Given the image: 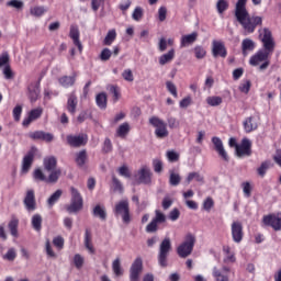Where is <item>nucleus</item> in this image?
<instances>
[{"mask_svg":"<svg viewBox=\"0 0 281 281\" xmlns=\"http://www.w3.org/2000/svg\"><path fill=\"white\" fill-rule=\"evenodd\" d=\"M259 33L263 49H259L255 55L250 57L249 65H251V67H258V65L262 63L259 66V69L260 71H265V69H268V67L271 65L269 58L276 49V42L273 41V35L269 29L265 27L259 30Z\"/></svg>","mask_w":281,"mask_h":281,"instance_id":"nucleus-1","label":"nucleus"},{"mask_svg":"<svg viewBox=\"0 0 281 281\" xmlns=\"http://www.w3.org/2000/svg\"><path fill=\"white\" fill-rule=\"evenodd\" d=\"M235 19L241 25L246 35L254 34L256 27H262V16L249 14V11H247V0H237Z\"/></svg>","mask_w":281,"mask_h":281,"instance_id":"nucleus-2","label":"nucleus"},{"mask_svg":"<svg viewBox=\"0 0 281 281\" xmlns=\"http://www.w3.org/2000/svg\"><path fill=\"white\" fill-rule=\"evenodd\" d=\"M194 245H196V237L192 233H188L184 237V241L177 248L179 258H188L194 251Z\"/></svg>","mask_w":281,"mask_h":281,"instance_id":"nucleus-3","label":"nucleus"},{"mask_svg":"<svg viewBox=\"0 0 281 281\" xmlns=\"http://www.w3.org/2000/svg\"><path fill=\"white\" fill-rule=\"evenodd\" d=\"M113 213L116 218L121 216L123 223L128 225L131 223V205L128 204V200L119 201L114 206Z\"/></svg>","mask_w":281,"mask_h":281,"instance_id":"nucleus-4","label":"nucleus"},{"mask_svg":"<svg viewBox=\"0 0 281 281\" xmlns=\"http://www.w3.org/2000/svg\"><path fill=\"white\" fill-rule=\"evenodd\" d=\"M60 175H63V170L57 169L52 171L48 177H45L42 168H36L33 171L34 181H44V183H58V179H60Z\"/></svg>","mask_w":281,"mask_h":281,"instance_id":"nucleus-5","label":"nucleus"},{"mask_svg":"<svg viewBox=\"0 0 281 281\" xmlns=\"http://www.w3.org/2000/svg\"><path fill=\"white\" fill-rule=\"evenodd\" d=\"M70 205L66 207L67 212H69V214L80 212V210H82V206L85 205L82 194H80V191H78V189H76L75 187L70 188Z\"/></svg>","mask_w":281,"mask_h":281,"instance_id":"nucleus-6","label":"nucleus"},{"mask_svg":"<svg viewBox=\"0 0 281 281\" xmlns=\"http://www.w3.org/2000/svg\"><path fill=\"white\" fill-rule=\"evenodd\" d=\"M170 251H172V243L170 238H165L159 246L158 251V263L160 267H168V256H170Z\"/></svg>","mask_w":281,"mask_h":281,"instance_id":"nucleus-7","label":"nucleus"},{"mask_svg":"<svg viewBox=\"0 0 281 281\" xmlns=\"http://www.w3.org/2000/svg\"><path fill=\"white\" fill-rule=\"evenodd\" d=\"M149 124L154 126L155 130V135L158 139H164L168 137L169 132H168V124L164 122V120L159 119L158 116H151L149 119Z\"/></svg>","mask_w":281,"mask_h":281,"instance_id":"nucleus-8","label":"nucleus"},{"mask_svg":"<svg viewBox=\"0 0 281 281\" xmlns=\"http://www.w3.org/2000/svg\"><path fill=\"white\" fill-rule=\"evenodd\" d=\"M266 227H272L274 232H281V213H270L262 217Z\"/></svg>","mask_w":281,"mask_h":281,"instance_id":"nucleus-9","label":"nucleus"},{"mask_svg":"<svg viewBox=\"0 0 281 281\" xmlns=\"http://www.w3.org/2000/svg\"><path fill=\"white\" fill-rule=\"evenodd\" d=\"M66 142L70 148H81V146H87V142H89V136L87 134L79 135H67Z\"/></svg>","mask_w":281,"mask_h":281,"instance_id":"nucleus-10","label":"nucleus"},{"mask_svg":"<svg viewBox=\"0 0 281 281\" xmlns=\"http://www.w3.org/2000/svg\"><path fill=\"white\" fill-rule=\"evenodd\" d=\"M142 271H144V261L142 257H137L130 268V281H139Z\"/></svg>","mask_w":281,"mask_h":281,"instance_id":"nucleus-11","label":"nucleus"},{"mask_svg":"<svg viewBox=\"0 0 281 281\" xmlns=\"http://www.w3.org/2000/svg\"><path fill=\"white\" fill-rule=\"evenodd\" d=\"M23 203L26 212H36V192L34 189L26 190Z\"/></svg>","mask_w":281,"mask_h":281,"instance_id":"nucleus-12","label":"nucleus"},{"mask_svg":"<svg viewBox=\"0 0 281 281\" xmlns=\"http://www.w3.org/2000/svg\"><path fill=\"white\" fill-rule=\"evenodd\" d=\"M231 234L233 238V243L240 244L243 243V238H245V231L243 229V223L235 221L231 225Z\"/></svg>","mask_w":281,"mask_h":281,"instance_id":"nucleus-13","label":"nucleus"},{"mask_svg":"<svg viewBox=\"0 0 281 281\" xmlns=\"http://www.w3.org/2000/svg\"><path fill=\"white\" fill-rule=\"evenodd\" d=\"M34 157H36V149L31 148L27 151V154L23 157L22 168H21L22 175H27L30 172V169L32 168V164H34Z\"/></svg>","mask_w":281,"mask_h":281,"instance_id":"nucleus-14","label":"nucleus"},{"mask_svg":"<svg viewBox=\"0 0 281 281\" xmlns=\"http://www.w3.org/2000/svg\"><path fill=\"white\" fill-rule=\"evenodd\" d=\"M211 142L214 146V150L217 151L218 157H221L223 161L229 162V155H227V151L223 146V140L218 136H213Z\"/></svg>","mask_w":281,"mask_h":281,"instance_id":"nucleus-15","label":"nucleus"},{"mask_svg":"<svg viewBox=\"0 0 281 281\" xmlns=\"http://www.w3.org/2000/svg\"><path fill=\"white\" fill-rule=\"evenodd\" d=\"M235 153L239 159L243 157H251V140H249V138H244L241 144L235 149Z\"/></svg>","mask_w":281,"mask_h":281,"instance_id":"nucleus-16","label":"nucleus"},{"mask_svg":"<svg viewBox=\"0 0 281 281\" xmlns=\"http://www.w3.org/2000/svg\"><path fill=\"white\" fill-rule=\"evenodd\" d=\"M138 183H143V186H150L153 183V171L148 166H143L138 172Z\"/></svg>","mask_w":281,"mask_h":281,"instance_id":"nucleus-17","label":"nucleus"},{"mask_svg":"<svg viewBox=\"0 0 281 281\" xmlns=\"http://www.w3.org/2000/svg\"><path fill=\"white\" fill-rule=\"evenodd\" d=\"M245 133H254L260 126V116H248L243 122Z\"/></svg>","mask_w":281,"mask_h":281,"instance_id":"nucleus-18","label":"nucleus"},{"mask_svg":"<svg viewBox=\"0 0 281 281\" xmlns=\"http://www.w3.org/2000/svg\"><path fill=\"white\" fill-rule=\"evenodd\" d=\"M212 55L214 58H227V48L225 47V44L221 41L214 40L212 42Z\"/></svg>","mask_w":281,"mask_h":281,"instance_id":"nucleus-19","label":"nucleus"},{"mask_svg":"<svg viewBox=\"0 0 281 281\" xmlns=\"http://www.w3.org/2000/svg\"><path fill=\"white\" fill-rule=\"evenodd\" d=\"M29 137L34 142L41 140V142H46L47 144H49V142H54V134L47 133L44 131L31 132L29 133Z\"/></svg>","mask_w":281,"mask_h":281,"instance_id":"nucleus-20","label":"nucleus"},{"mask_svg":"<svg viewBox=\"0 0 281 281\" xmlns=\"http://www.w3.org/2000/svg\"><path fill=\"white\" fill-rule=\"evenodd\" d=\"M67 98L66 109L70 115H76V111L78 109V95H76V91L67 94Z\"/></svg>","mask_w":281,"mask_h":281,"instance_id":"nucleus-21","label":"nucleus"},{"mask_svg":"<svg viewBox=\"0 0 281 281\" xmlns=\"http://www.w3.org/2000/svg\"><path fill=\"white\" fill-rule=\"evenodd\" d=\"M232 270L224 266L222 268V270H220L218 268H214L213 269V278L215 279V281H229V272Z\"/></svg>","mask_w":281,"mask_h":281,"instance_id":"nucleus-22","label":"nucleus"},{"mask_svg":"<svg viewBox=\"0 0 281 281\" xmlns=\"http://www.w3.org/2000/svg\"><path fill=\"white\" fill-rule=\"evenodd\" d=\"M43 115V108H36L30 111L29 116L25 117L22 122V126H29L34 122V120H38Z\"/></svg>","mask_w":281,"mask_h":281,"instance_id":"nucleus-23","label":"nucleus"},{"mask_svg":"<svg viewBox=\"0 0 281 281\" xmlns=\"http://www.w3.org/2000/svg\"><path fill=\"white\" fill-rule=\"evenodd\" d=\"M222 251L224 254V262L226 265H234V262H236V252L232 250V247L229 245H224L222 247Z\"/></svg>","mask_w":281,"mask_h":281,"instance_id":"nucleus-24","label":"nucleus"},{"mask_svg":"<svg viewBox=\"0 0 281 281\" xmlns=\"http://www.w3.org/2000/svg\"><path fill=\"white\" fill-rule=\"evenodd\" d=\"M69 37L72 38V43L78 47V50L82 53V43H80V30H78V26H70Z\"/></svg>","mask_w":281,"mask_h":281,"instance_id":"nucleus-25","label":"nucleus"},{"mask_svg":"<svg viewBox=\"0 0 281 281\" xmlns=\"http://www.w3.org/2000/svg\"><path fill=\"white\" fill-rule=\"evenodd\" d=\"M43 166L44 169L46 170V172H54L56 169V166H58V160L56 159V157L50 156V157H46L43 160Z\"/></svg>","mask_w":281,"mask_h":281,"instance_id":"nucleus-26","label":"nucleus"},{"mask_svg":"<svg viewBox=\"0 0 281 281\" xmlns=\"http://www.w3.org/2000/svg\"><path fill=\"white\" fill-rule=\"evenodd\" d=\"M128 133H131V124H128V122H124L116 128L115 137H120L121 139H126V137L128 136Z\"/></svg>","mask_w":281,"mask_h":281,"instance_id":"nucleus-27","label":"nucleus"},{"mask_svg":"<svg viewBox=\"0 0 281 281\" xmlns=\"http://www.w3.org/2000/svg\"><path fill=\"white\" fill-rule=\"evenodd\" d=\"M256 49V42L251 38H244L241 42V54L243 56H247L249 52H254Z\"/></svg>","mask_w":281,"mask_h":281,"instance_id":"nucleus-28","label":"nucleus"},{"mask_svg":"<svg viewBox=\"0 0 281 281\" xmlns=\"http://www.w3.org/2000/svg\"><path fill=\"white\" fill-rule=\"evenodd\" d=\"M8 229L13 238H19V218L12 217L8 223Z\"/></svg>","mask_w":281,"mask_h":281,"instance_id":"nucleus-29","label":"nucleus"},{"mask_svg":"<svg viewBox=\"0 0 281 281\" xmlns=\"http://www.w3.org/2000/svg\"><path fill=\"white\" fill-rule=\"evenodd\" d=\"M58 82L65 89H69V87H74V85H76V75L63 76L58 79Z\"/></svg>","mask_w":281,"mask_h":281,"instance_id":"nucleus-30","label":"nucleus"},{"mask_svg":"<svg viewBox=\"0 0 281 281\" xmlns=\"http://www.w3.org/2000/svg\"><path fill=\"white\" fill-rule=\"evenodd\" d=\"M175 56H176L175 48H171L168 50L167 54H164L159 57L158 63L161 66L168 65V63H172V60H175Z\"/></svg>","mask_w":281,"mask_h":281,"instance_id":"nucleus-31","label":"nucleus"},{"mask_svg":"<svg viewBox=\"0 0 281 281\" xmlns=\"http://www.w3.org/2000/svg\"><path fill=\"white\" fill-rule=\"evenodd\" d=\"M85 247L88 249L90 254H95V248H93V243H92V236H91V229L87 228L85 232Z\"/></svg>","mask_w":281,"mask_h":281,"instance_id":"nucleus-32","label":"nucleus"},{"mask_svg":"<svg viewBox=\"0 0 281 281\" xmlns=\"http://www.w3.org/2000/svg\"><path fill=\"white\" fill-rule=\"evenodd\" d=\"M87 159H89L87 149H82L76 154L75 161L79 168H83L85 164H87Z\"/></svg>","mask_w":281,"mask_h":281,"instance_id":"nucleus-33","label":"nucleus"},{"mask_svg":"<svg viewBox=\"0 0 281 281\" xmlns=\"http://www.w3.org/2000/svg\"><path fill=\"white\" fill-rule=\"evenodd\" d=\"M186 181L187 183H192V181H196L198 183H205V177L196 171H193L188 175Z\"/></svg>","mask_w":281,"mask_h":281,"instance_id":"nucleus-34","label":"nucleus"},{"mask_svg":"<svg viewBox=\"0 0 281 281\" xmlns=\"http://www.w3.org/2000/svg\"><path fill=\"white\" fill-rule=\"evenodd\" d=\"M115 38H117V32L115 29L110 30L104 40H103V45L111 46L113 43H115Z\"/></svg>","mask_w":281,"mask_h":281,"instance_id":"nucleus-35","label":"nucleus"},{"mask_svg":"<svg viewBox=\"0 0 281 281\" xmlns=\"http://www.w3.org/2000/svg\"><path fill=\"white\" fill-rule=\"evenodd\" d=\"M31 223L35 232H41V229H43V216H41V214H34Z\"/></svg>","mask_w":281,"mask_h":281,"instance_id":"nucleus-36","label":"nucleus"},{"mask_svg":"<svg viewBox=\"0 0 281 281\" xmlns=\"http://www.w3.org/2000/svg\"><path fill=\"white\" fill-rule=\"evenodd\" d=\"M198 36L199 34L196 33H191L189 35L182 36L180 42L181 47H187V45H192V43L196 41Z\"/></svg>","mask_w":281,"mask_h":281,"instance_id":"nucleus-37","label":"nucleus"},{"mask_svg":"<svg viewBox=\"0 0 281 281\" xmlns=\"http://www.w3.org/2000/svg\"><path fill=\"white\" fill-rule=\"evenodd\" d=\"M47 12V8L44 5H35L30 8V14L32 16L41 18Z\"/></svg>","mask_w":281,"mask_h":281,"instance_id":"nucleus-38","label":"nucleus"},{"mask_svg":"<svg viewBox=\"0 0 281 281\" xmlns=\"http://www.w3.org/2000/svg\"><path fill=\"white\" fill-rule=\"evenodd\" d=\"M95 102H97V106H99V109H106V104H108V97L105 94V92H101L98 93L95 97Z\"/></svg>","mask_w":281,"mask_h":281,"instance_id":"nucleus-39","label":"nucleus"},{"mask_svg":"<svg viewBox=\"0 0 281 281\" xmlns=\"http://www.w3.org/2000/svg\"><path fill=\"white\" fill-rule=\"evenodd\" d=\"M112 271L116 278H120V276H124V270H122V263L120 261V258H116L112 262Z\"/></svg>","mask_w":281,"mask_h":281,"instance_id":"nucleus-40","label":"nucleus"},{"mask_svg":"<svg viewBox=\"0 0 281 281\" xmlns=\"http://www.w3.org/2000/svg\"><path fill=\"white\" fill-rule=\"evenodd\" d=\"M60 196H63V190L58 189L47 200L49 207H54V205H56V203L60 199Z\"/></svg>","mask_w":281,"mask_h":281,"instance_id":"nucleus-41","label":"nucleus"},{"mask_svg":"<svg viewBox=\"0 0 281 281\" xmlns=\"http://www.w3.org/2000/svg\"><path fill=\"white\" fill-rule=\"evenodd\" d=\"M209 106H221L223 104V98L218 95H212L206 98Z\"/></svg>","mask_w":281,"mask_h":281,"instance_id":"nucleus-42","label":"nucleus"},{"mask_svg":"<svg viewBox=\"0 0 281 281\" xmlns=\"http://www.w3.org/2000/svg\"><path fill=\"white\" fill-rule=\"evenodd\" d=\"M92 214L101 221H104L106 218V211L100 205L94 206Z\"/></svg>","mask_w":281,"mask_h":281,"instance_id":"nucleus-43","label":"nucleus"},{"mask_svg":"<svg viewBox=\"0 0 281 281\" xmlns=\"http://www.w3.org/2000/svg\"><path fill=\"white\" fill-rule=\"evenodd\" d=\"M179 183H181V176L179 173H176L175 171H170L169 184L173 188H177Z\"/></svg>","mask_w":281,"mask_h":281,"instance_id":"nucleus-44","label":"nucleus"},{"mask_svg":"<svg viewBox=\"0 0 281 281\" xmlns=\"http://www.w3.org/2000/svg\"><path fill=\"white\" fill-rule=\"evenodd\" d=\"M216 10L218 14H223L226 10H229V2L227 0H218L216 3Z\"/></svg>","mask_w":281,"mask_h":281,"instance_id":"nucleus-45","label":"nucleus"},{"mask_svg":"<svg viewBox=\"0 0 281 281\" xmlns=\"http://www.w3.org/2000/svg\"><path fill=\"white\" fill-rule=\"evenodd\" d=\"M53 245L58 251H63V249H65V238H63V236L54 237Z\"/></svg>","mask_w":281,"mask_h":281,"instance_id":"nucleus-46","label":"nucleus"},{"mask_svg":"<svg viewBox=\"0 0 281 281\" xmlns=\"http://www.w3.org/2000/svg\"><path fill=\"white\" fill-rule=\"evenodd\" d=\"M238 90L240 91V93H249V91H251V80L246 79L241 81V83L238 87Z\"/></svg>","mask_w":281,"mask_h":281,"instance_id":"nucleus-47","label":"nucleus"},{"mask_svg":"<svg viewBox=\"0 0 281 281\" xmlns=\"http://www.w3.org/2000/svg\"><path fill=\"white\" fill-rule=\"evenodd\" d=\"M74 265L76 269L80 270L82 267H85V257L81 256L80 254H76L74 256Z\"/></svg>","mask_w":281,"mask_h":281,"instance_id":"nucleus-48","label":"nucleus"},{"mask_svg":"<svg viewBox=\"0 0 281 281\" xmlns=\"http://www.w3.org/2000/svg\"><path fill=\"white\" fill-rule=\"evenodd\" d=\"M110 92L113 95V102H119L120 98H122V92L117 86H110Z\"/></svg>","mask_w":281,"mask_h":281,"instance_id":"nucleus-49","label":"nucleus"},{"mask_svg":"<svg viewBox=\"0 0 281 281\" xmlns=\"http://www.w3.org/2000/svg\"><path fill=\"white\" fill-rule=\"evenodd\" d=\"M111 56H113V52H111L109 48H103L99 55V58L102 60V63H106L108 60H111Z\"/></svg>","mask_w":281,"mask_h":281,"instance_id":"nucleus-50","label":"nucleus"},{"mask_svg":"<svg viewBox=\"0 0 281 281\" xmlns=\"http://www.w3.org/2000/svg\"><path fill=\"white\" fill-rule=\"evenodd\" d=\"M193 52H194L195 58H198V60H202V58L207 56V52L205 50V48H203V46H195Z\"/></svg>","mask_w":281,"mask_h":281,"instance_id":"nucleus-51","label":"nucleus"},{"mask_svg":"<svg viewBox=\"0 0 281 281\" xmlns=\"http://www.w3.org/2000/svg\"><path fill=\"white\" fill-rule=\"evenodd\" d=\"M153 221L158 225H161V223H166V214H164L160 210H156Z\"/></svg>","mask_w":281,"mask_h":281,"instance_id":"nucleus-52","label":"nucleus"},{"mask_svg":"<svg viewBox=\"0 0 281 281\" xmlns=\"http://www.w3.org/2000/svg\"><path fill=\"white\" fill-rule=\"evenodd\" d=\"M143 18H144V9H142V7H136L132 14V19L134 21H142Z\"/></svg>","mask_w":281,"mask_h":281,"instance_id":"nucleus-53","label":"nucleus"},{"mask_svg":"<svg viewBox=\"0 0 281 281\" xmlns=\"http://www.w3.org/2000/svg\"><path fill=\"white\" fill-rule=\"evenodd\" d=\"M202 207L205 210V212H212V207H214V199H212V196L206 198L202 204Z\"/></svg>","mask_w":281,"mask_h":281,"instance_id":"nucleus-54","label":"nucleus"},{"mask_svg":"<svg viewBox=\"0 0 281 281\" xmlns=\"http://www.w3.org/2000/svg\"><path fill=\"white\" fill-rule=\"evenodd\" d=\"M269 166H271V164L267 160L261 162L260 167L257 169L258 176L265 177V175H267V169L269 168Z\"/></svg>","mask_w":281,"mask_h":281,"instance_id":"nucleus-55","label":"nucleus"},{"mask_svg":"<svg viewBox=\"0 0 281 281\" xmlns=\"http://www.w3.org/2000/svg\"><path fill=\"white\" fill-rule=\"evenodd\" d=\"M23 113V106L22 105H15L13 109V120L15 122H21V115Z\"/></svg>","mask_w":281,"mask_h":281,"instance_id":"nucleus-56","label":"nucleus"},{"mask_svg":"<svg viewBox=\"0 0 281 281\" xmlns=\"http://www.w3.org/2000/svg\"><path fill=\"white\" fill-rule=\"evenodd\" d=\"M2 74L5 80H12V78H14V72L12 71V67H10V65L4 66Z\"/></svg>","mask_w":281,"mask_h":281,"instance_id":"nucleus-57","label":"nucleus"},{"mask_svg":"<svg viewBox=\"0 0 281 281\" xmlns=\"http://www.w3.org/2000/svg\"><path fill=\"white\" fill-rule=\"evenodd\" d=\"M45 249H46V256H48V258H58V256L56 255V252L52 248V243H49V239L46 240Z\"/></svg>","mask_w":281,"mask_h":281,"instance_id":"nucleus-58","label":"nucleus"},{"mask_svg":"<svg viewBox=\"0 0 281 281\" xmlns=\"http://www.w3.org/2000/svg\"><path fill=\"white\" fill-rule=\"evenodd\" d=\"M166 87H167V90L169 91V93H171V95H173V98H179V93L177 92V86H175L172 83V81H167Z\"/></svg>","mask_w":281,"mask_h":281,"instance_id":"nucleus-59","label":"nucleus"},{"mask_svg":"<svg viewBox=\"0 0 281 281\" xmlns=\"http://www.w3.org/2000/svg\"><path fill=\"white\" fill-rule=\"evenodd\" d=\"M153 168H154L155 172L160 173V172L164 171V162L159 159H154L153 160Z\"/></svg>","mask_w":281,"mask_h":281,"instance_id":"nucleus-60","label":"nucleus"},{"mask_svg":"<svg viewBox=\"0 0 281 281\" xmlns=\"http://www.w3.org/2000/svg\"><path fill=\"white\" fill-rule=\"evenodd\" d=\"M241 188H243L244 196H246V199H249V196H251V183L243 182Z\"/></svg>","mask_w":281,"mask_h":281,"instance_id":"nucleus-61","label":"nucleus"},{"mask_svg":"<svg viewBox=\"0 0 281 281\" xmlns=\"http://www.w3.org/2000/svg\"><path fill=\"white\" fill-rule=\"evenodd\" d=\"M122 78H123V80H126V82H133V80H135V77H133V70L125 69L122 72Z\"/></svg>","mask_w":281,"mask_h":281,"instance_id":"nucleus-62","label":"nucleus"},{"mask_svg":"<svg viewBox=\"0 0 281 281\" xmlns=\"http://www.w3.org/2000/svg\"><path fill=\"white\" fill-rule=\"evenodd\" d=\"M113 150V143H111V138H105L102 147V151L108 154Z\"/></svg>","mask_w":281,"mask_h":281,"instance_id":"nucleus-63","label":"nucleus"},{"mask_svg":"<svg viewBox=\"0 0 281 281\" xmlns=\"http://www.w3.org/2000/svg\"><path fill=\"white\" fill-rule=\"evenodd\" d=\"M167 158H168V161H170L171 164H175V161H179V154L175 150H168Z\"/></svg>","mask_w":281,"mask_h":281,"instance_id":"nucleus-64","label":"nucleus"}]
</instances>
